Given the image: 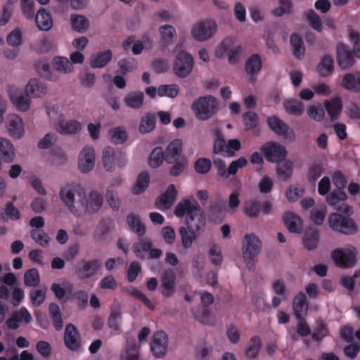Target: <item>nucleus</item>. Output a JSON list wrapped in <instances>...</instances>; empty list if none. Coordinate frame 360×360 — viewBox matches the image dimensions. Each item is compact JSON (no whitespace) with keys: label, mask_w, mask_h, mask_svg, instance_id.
Segmentation results:
<instances>
[{"label":"nucleus","mask_w":360,"mask_h":360,"mask_svg":"<svg viewBox=\"0 0 360 360\" xmlns=\"http://www.w3.org/2000/svg\"><path fill=\"white\" fill-rule=\"evenodd\" d=\"M167 343L168 340L165 333L162 331L155 333L150 344L151 351L153 354L157 357L164 356L167 352Z\"/></svg>","instance_id":"2eb2a0df"},{"label":"nucleus","mask_w":360,"mask_h":360,"mask_svg":"<svg viewBox=\"0 0 360 360\" xmlns=\"http://www.w3.org/2000/svg\"><path fill=\"white\" fill-rule=\"evenodd\" d=\"M59 198L63 204L77 217L96 213L103 204L101 193L94 190L86 194L84 188L77 184L63 186L59 191Z\"/></svg>","instance_id":"f257e3e1"},{"label":"nucleus","mask_w":360,"mask_h":360,"mask_svg":"<svg viewBox=\"0 0 360 360\" xmlns=\"http://www.w3.org/2000/svg\"><path fill=\"white\" fill-rule=\"evenodd\" d=\"M54 69L63 74L70 73L73 70L71 62L65 57L58 56L53 60Z\"/></svg>","instance_id":"e433bc0d"},{"label":"nucleus","mask_w":360,"mask_h":360,"mask_svg":"<svg viewBox=\"0 0 360 360\" xmlns=\"http://www.w3.org/2000/svg\"><path fill=\"white\" fill-rule=\"evenodd\" d=\"M217 22L213 20L204 19L195 22L191 28V34L197 41H207L216 34Z\"/></svg>","instance_id":"39448f33"},{"label":"nucleus","mask_w":360,"mask_h":360,"mask_svg":"<svg viewBox=\"0 0 360 360\" xmlns=\"http://www.w3.org/2000/svg\"><path fill=\"white\" fill-rule=\"evenodd\" d=\"M307 114L311 119L320 122L325 116V111L320 104H314L308 107Z\"/></svg>","instance_id":"8fccbe9b"},{"label":"nucleus","mask_w":360,"mask_h":360,"mask_svg":"<svg viewBox=\"0 0 360 360\" xmlns=\"http://www.w3.org/2000/svg\"><path fill=\"white\" fill-rule=\"evenodd\" d=\"M6 126L9 136L14 139H20L25 134L24 122L17 115H11L7 119Z\"/></svg>","instance_id":"ddd939ff"},{"label":"nucleus","mask_w":360,"mask_h":360,"mask_svg":"<svg viewBox=\"0 0 360 360\" xmlns=\"http://www.w3.org/2000/svg\"><path fill=\"white\" fill-rule=\"evenodd\" d=\"M118 66L123 74H127L137 68V62L131 58L122 59L118 62Z\"/></svg>","instance_id":"bf43d9fd"},{"label":"nucleus","mask_w":360,"mask_h":360,"mask_svg":"<svg viewBox=\"0 0 360 360\" xmlns=\"http://www.w3.org/2000/svg\"><path fill=\"white\" fill-rule=\"evenodd\" d=\"M262 65L261 56L257 53L253 54L246 60L245 71L249 75H257L260 72Z\"/></svg>","instance_id":"c85d7f7f"},{"label":"nucleus","mask_w":360,"mask_h":360,"mask_svg":"<svg viewBox=\"0 0 360 360\" xmlns=\"http://www.w3.org/2000/svg\"><path fill=\"white\" fill-rule=\"evenodd\" d=\"M272 210V204L269 200H265L262 205L255 200H250L245 202L243 212L246 216L250 218L258 217L260 212L269 214Z\"/></svg>","instance_id":"f8f14e48"},{"label":"nucleus","mask_w":360,"mask_h":360,"mask_svg":"<svg viewBox=\"0 0 360 360\" xmlns=\"http://www.w3.org/2000/svg\"><path fill=\"white\" fill-rule=\"evenodd\" d=\"M124 104L131 109H140L143 105L144 94L141 91H131L124 98Z\"/></svg>","instance_id":"b1692460"},{"label":"nucleus","mask_w":360,"mask_h":360,"mask_svg":"<svg viewBox=\"0 0 360 360\" xmlns=\"http://www.w3.org/2000/svg\"><path fill=\"white\" fill-rule=\"evenodd\" d=\"M209 257L212 262L215 266H220L223 261V256L221 253V248L220 245L212 243L209 245L208 250Z\"/></svg>","instance_id":"79ce46f5"},{"label":"nucleus","mask_w":360,"mask_h":360,"mask_svg":"<svg viewBox=\"0 0 360 360\" xmlns=\"http://www.w3.org/2000/svg\"><path fill=\"white\" fill-rule=\"evenodd\" d=\"M110 141L115 144H121L126 141L127 135L122 127H115L108 132Z\"/></svg>","instance_id":"de8ad7c7"},{"label":"nucleus","mask_w":360,"mask_h":360,"mask_svg":"<svg viewBox=\"0 0 360 360\" xmlns=\"http://www.w3.org/2000/svg\"><path fill=\"white\" fill-rule=\"evenodd\" d=\"M340 86L347 90L360 91V73L346 74L342 79Z\"/></svg>","instance_id":"bb28decb"},{"label":"nucleus","mask_w":360,"mask_h":360,"mask_svg":"<svg viewBox=\"0 0 360 360\" xmlns=\"http://www.w3.org/2000/svg\"><path fill=\"white\" fill-rule=\"evenodd\" d=\"M70 21L72 29L78 32H85L89 25V20L80 15H72Z\"/></svg>","instance_id":"ea45409f"},{"label":"nucleus","mask_w":360,"mask_h":360,"mask_svg":"<svg viewBox=\"0 0 360 360\" xmlns=\"http://www.w3.org/2000/svg\"><path fill=\"white\" fill-rule=\"evenodd\" d=\"M35 22L38 28L41 30L48 31L53 25V22L50 14L44 9L39 10L35 17Z\"/></svg>","instance_id":"c756f323"},{"label":"nucleus","mask_w":360,"mask_h":360,"mask_svg":"<svg viewBox=\"0 0 360 360\" xmlns=\"http://www.w3.org/2000/svg\"><path fill=\"white\" fill-rule=\"evenodd\" d=\"M120 323H121V311L118 309H112L110 312L109 319H108V326L109 327L118 332L120 333Z\"/></svg>","instance_id":"5fc2aeb1"},{"label":"nucleus","mask_w":360,"mask_h":360,"mask_svg":"<svg viewBox=\"0 0 360 360\" xmlns=\"http://www.w3.org/2000/svg\"><path fill=\"white\" fill-rule=\"evenodd\" d=\"M304 192V190L302 187L290 186L286 191V197L289 201L295 202L303 195Z\"/></svg>","instance_id":"69168bd1"},{"label":"nucleus","mask_w":360,"mask_h":360,"mask_svg":"<svg viewBox=\"0 0 360 360\" xmlns=\"http://www.w3.org/2000/svg\"><path fill=\"white\" fill-rule=\"evenodd\" d=\"M333 69V60L332 57L329 56H325L321 59L316 68L318 73L322 77H328L331 75Z\"/></svg>","instance_id":"c9c22d12"},{"label":"nucleus","mask_w":360,"mask_h":360,"mask_svg":"<svg viewBox=\"0 0 360 360\" xmlns=\"http://www.w3.org/2000/svg\"><path fill=\"white\" fill-rule=\"evenodd\" d=\"M65 346L73 351L79 349L80 347L79 335L76 328L72 324H68L65 327L64 335Z\"/></svg>","instance_id":"aec40b11"},{"label":"nucleus","mask_w":360,"mask_h":360,"mask_svg":"<svg viewBox=\"0 0 360 360\" xmlns=\"http://www.w3.org/2000/svg\"><path fill=\"white\" fill-rule=\"evenodd\" d=\"M179 93V86L177 84L160 85L158 89V95L160 97L166 96L174 98Z\"/></svg>","instance_id":"37998d69"},{"label":"nucleus","mask_w":360,"mask_h":360,"mask_svg":"<svg viewBox=\"0 0 360 360\" xmlns=\"http://www.w3.org/2000/svg\"><path fill=\"white\" fill-rule=\"evenodd\" d=\"M152 242L149 239H143L133 246V250L137 257L142 258V251H148L152 247Z\"/></svg>","instance_id":"680f3d73"},{"label":"nucleus","mask_w":360,"mask_h":360,"mask_svg":"<svg viewBox=\"0 0 360 360\" xmlns=\"http://www.w3.org/2000/svg\"><path fill=\"white\" fill-rule=\"evenodd\" d=\"M183 141L176 139L172 140L167 146L165 153V160L172 163L176 162L182 153Z\"/></svg>","instance_id":"a211bd4d"},{"label":"nucleus","mask_w":360,"mask_h":360,"mask_svg":"<svg viewBox=\"0 0 360 360\" xmlns=\"http://www.w3.org/2000/svg\"><path fill=\"white\" fill-rule=\"evenodd\" d=\"M305 16L310 26L315 30L321 32L323 30L321 18L313 10L307 11Z\"/></svg>","instance_id":"864d4df0"},{"label":"nucleus","mask_w":360,"mask_h":360,"mask_svg":"<svg viewBox=\"0 0 360 360\" xmlns=\"http://www.w3.org/2000/svg\"><path fill=\"white\" fill-rule=\"evenodd\" d=\"M101 162L106 172H112L117 169L124 168L128 160L124 151L107 146L102 151Z\"/></svg>","instance_id":"7ed1b4c3"},{"label":"nucleus","mask_w":360,"mask_h":360,"mask_svg":"<svg viewBox=\"0 0 360 360\" xmlns=\"http://www.w3.org/2000/svg\"><path fill=\"white\" fill-rule=\"evenodd\" d=\"M262 243L254 233L245 234L242 239V254L245 262L248 264L259 255Z\"/></svg>","instance_id":"423d86ee"},{"label":"nucleus","mask_w":360,"mask_h":360,"mask_svg":"<svg viewBox=\"0 0 360 360\" xmlns=\"http://www.w3.org/2000/svg\"><path fill=\"white\" fill-rule=\"evenodd\" d=\"M193 67V60L190 54L185 51L178 53L173 65L174 72L177 77H187L191 72Z\"/></svg>","instance_id":"6e6552de"},{"label":"nucleus","mask_w":360,"mask_h":360,"mask_svg":"<svg viewBox=\"0 0 360 360\" xmlns=\"http://www.w3.org/2000/svg\"><path fill=\"white\" fill-rule=\"evenodd\" d=\"M267 124L271 129L279 136H284L288 131V126L276 116L267 118Z\"/></svg>","instance_id":"473e14b6"},{"label":"nucleus","mask_w":360,"mask_h":360,"mask_svg":"<svg viewBox=\"0 0 360 360\" xmlns=\"http://www.w3.org/2000/svg\"><path fill=\"white\" fill-rule=\"evenodd\" d=\"M174 214L178 217H186V222L205 224L203 212L193 197L180 201L174 208Z\"/></svg>","instance_id":"f03ea898"},{"label":"nucleus","mask_w":360,"mask_h":360,"mask_svg":"<svg viewBox=\"0 0 360 360\" xmlns=\"http://www.w3.org/2000/svg\"><path fill=\"white\" fill-rule=\"evenodd\" d=\"M290 44L293 49V53L295 57L300 58L305 52L303 41L297 34H292L290 37Z\"/></svg>","instance_id":"09e8293b"},{"label":"nucleus","mask_w":360,"mask_h":360,"mask_svg":"<svg viewBox=\"0 0 360 360\" xmlns=\"http://www.w3.org/2000/svg\"><path fill=\"white\" fill-rule=\"evenodd\" d=\"M25 95L30 98H43L48 92V87L46 84L39 79L32 78L25 85Z\"/></svg>","instance_id":"4468645a"},{"label":"nucleus","mask_w":360,"mask_h":360,"mask_svg":"<svg viewBox=\"0 0 360 360\" xmlns=\"http://www.w3.org/2000/svg\"><path fill=\"white\" fill-rule=\"evenodd\" d=\"M261 151L266 160L271 162H278L287 155L285 146L276 142H268L261 148Z\"/></svg>","instance_id":"1a4fd4ad"},{"label":"nucleus","mask_w":360,"mask_h":360,"mask_svg":"<svg viewBox=\"0 0 360 360\" xmlns=\"http://www.w3.org/2000/svg\"><path fill=\"white\" fill-rule=\"evenodd\" d=\"M347 199V195L342 190L337 189L326 196V202L330 205H335L340 201H345Z\"/></svg>","instance_id":"6e6d98bb"},{"label":"nucleus","mask_w":360,"mask_h":360,"mask_svg":"<svg viewBox=\"0 0 360 360\" xmlns=\"http://www.w3.org/2000/svg\"><path fill=\"white\" fill-rule=\"evenodd\" d=\"M177 191L174 184H170L166 191L160 195L155 201V206L161 210L169 209L176 198Z\"/></svg>","instance_id":"dca6fc26"},{"label":"nucleus","mask_w":360,"mask_h":360,"mask_svg":"<svg viewBox=\"0 0 360 360\" xmlns=\"http://www.w3.org/2000/svg\"><path fill=\"white\" fill-rule=\"evenodd\" d=\"M175 279L176 275L172 270L165 272L161 280L162 294L163 296L170 297L174 294L175 290Z\"/></svg>","instance_id":"4be33fe9"},{"label":"nucleus","mask_w":360,"mask_h":360,"mask_svg":"<svg viewBox=\"0 0 360 360\" xmlns=\"http://www.w3.org/2000/svg\"><path fill=\"white\" fill-rule=\"evenodd\" d=\"M10 98L17 110L20 111H27L30 108L31 98L22 95L19 89L16 88L11 90Z\"/></svg>","instance_id":"6ab92c4d"},{"label":"nucleus","mask_w":360,"mask_h":360,"mask_svg":"<svg viewBox=\"0 0 360 360\" xmlns=\"http://www.w3.org/2000/svg\"><path fill=\"white\" fill-rule=\"evenodd\" d=\"M258 122V115L252 111H248L243 115V122L245 130H250L255 128Z\"/></svg>","instance_id":"603ef678"},{"label":"nucleus","mask_w":360,"mask_h":360,"mask_svg":"<svg viewBox=\"0 0 360 360\" xmlns=\"http://www.w3.org/2000/svg\"><path fill=\"white\" fill-rule=\"evenodd\" d=\"M274 186V180L269 176H263L258 182V188L262 193H269Z\"/></svg>","instance_id":"0e129e2a"},{"label":"nucleus","mask_w":360,"mask_h":360,"mask_svg":"<svg viewBox=\"0 0 360 360\" xmlns=\"http://www.w3.org/2000/svg\"><path fill=\"white\" fill-rule=\"evenodd\" d=\"M156 117L154 114L146 113L140 119L139 131L141 134L150 133L155 128Z\"/></svg>","instance_id":"a878e982"},{"label":"nucleus","mask_w":360,"mask_h":360,"mask_svg":"<svg viewBox=\"0 0 360 360\" xmlns=\"http://www.w3.org/2000/svg\"><path fill=\"white\" fill-rule=\"evenodd\" d=\"M260 349V339L257 337H254L250 340V344L245 351V355L248 358L255 359L258 355Z\"/></svg>","instance_id":"3c124183"},{"label":"nucleus","mask_w":360,"mask_h":360,"mask_svg":"<svg viewBox=\"0 0 360 360\" xmlns=\"http://www.w3.org/2000/svg\"><path fill=\"white\" fill-rule=\"evenodd\" d=\"M40 283V276L37 269H28L24 274V283L27 286H37Z\"/></svg>","instance_id":"49530a36"},{"label":"nucleus","mask_w":360,"mask_h":360,"mask_svg":"<svg viewBox=\"0 0 360 360\" xmlns=\"http://www.w3.org/2000/svg\"><path fill=\"white\" fill-rule=\"evenodd\" d=\"M219 108L217 98L212 96L200 97L192 104L195 117L200 120H207L215 115Z\"/></svg>","instance_id":"20e7f679"},{"label":"nucleus","mask_w":360,"mask_h":360,"mask_svg":"<svg viewBox=\"0 0 360 360\" xmlns=\"http://www.w3.org/2000/svg\"><path fill=\"white\" fill-rule=\"evenodd\" d=\"M324 106L332 121L338 118L342 109V101L338 97L325 101Z\"/></svg>","instance_id":"5701e85b"},{"label":"nucleus","mask_w":360,"mask_h":360,"mask_svg":"<svg viewBox=\"0 0 360 360\" xmlns=\"http://www.w3.org/2000/svg\"><path fill=\"white\" fill-rule=\"evenodd\" d=\"M131 295L141 301L146 307L150 311H154L156 307L155 302L149 299L145 294L139 290H134L131 291Z\"/></svg>","instance_id":"4d7b16f0"},{"label":"nucleus","mask_w":360,"mask_h":360,"mask_svg":"<svg viewBox=\"0 0 360 360\" xmlns=\"http://www.w3.org/2000/svg\"><path fill=\"white\" fill-rule=\"evenodd\" d=\"M101 267V262L97 259L91 260L84 264L79 270V276L82 278H87L95 275Z\"/></svg>","instance_id":"7c9ffc66"},{"label":"nucleus","mask_w":360,"mask_h":360,"mask_svg":"<svg viewBox=\"0 0 360 360\" xmlns=\"http://www.w3.org/2000/svg\"><path fill=\"white\" fill-rule=\"evenodd\" d=\"M285 111L291 115H301L304 111V104L302 102L296 99H290L286 101L284 104Z\"/></svg>","instance_id":"58836bf2"},{"label":"nucleus","mask_w":360,"mask_h":360,"mask_svg":"<svg viewBox=\"0 0 360 360\" xmlns=\"http://www.w3.org/2000/svg\"><path fill=\"white\" fill-rule=\"evenodd\" d=\"M292 309L297 319H303L308 310V302L304 293L297 294L292 302Z\"/></svg>","instance_id":"412c9836"},{"label":"nucleus","mask_w":360,"mask_h":360,"mask_svg":"<svg viewBox=\"0 0 360 360\" xmlns=\"http://www.w3.org/2000/svg\"><path fill=\"white\" fill-rule=\"evenodd\" d=\"M200 226H181L180 233L181 235L183 245L190 247L194 239L199 235Z\"/></svg>","instance_id":"393cba45"},{"label":"nucleus","mask_w":360,"mask_h":360,"mask_svg":"<svg viewBox=\"0 0 360 360\" xmlns=\"http://www.w3.org/2000/svg\"><path fill=\"white\" fill-rule=\"evenodd\" d=\"M238 44L233 38L224 39L217 47L215 56L221 58L226 56Z\"/></svg>","instance_id":"72a5a7b5"},{"label":"nucleus","mask_w":360,"mask_h":360,"mask_svg":"<svg viewBox=\"0 0 360 360\" xmlns=\"http://www.w3.org/2000/svg\"><path fill=\"white\" fill-rule=\"evenodd\" d=\"M337 62L342 70L347 69L354 64V58L349 48L343 44H338L337 46Z\"/></svg>","instance_id":"f3484780"},{"label":"nucleus","mask_w":360,"mask_h":360,"mask_svg":"<svg viewBox=\"0 0 360 360\" xmlns=\"http://www.w3.org/2000/svg\"><path fill=\"white\" fill-rule=\"evenodd\" d=\"M30 297L33 306L38 307L41 305L46 298V290L39 289L30 292Z\"/></svg>","instance_id":"052dcab7"},{"label":"nucleus","mask_w":360,"mask_h":360,"mask_svg":"<svg viewBox=\"0 0 360 360\" xmlns=\"http://www.w3.org/2000/svg\"><path fill=\"white\" fill-rule=\"evenodd\" d=\"M292 4L289 0H280L279 5L273 10L272 13L275 16H282L284 14L289 13L291 11Z\"/></svg>","instance_id":"e2e57ef3"},{"label":"nucleus","mask_w":360,"mask_h":360,"mask_svg":"<svg viewBox=\"0 0 360 360\" xmlns=\"http://www.w3.org/2000/svg\"><path fill=\"white\" fill-rule=\"evenodd\" d=\"M55 129L61 134L73 135L82 130V124L76 120L67 119L63 114H60L58 117Z\"/></svg>","instance_id":"9d476101"},{"label":"nucleus","mask_w":360,"mask_h":360,"mask_svg":"<svg viewBox=\"0 0 360 360\" xmlns=\"http://www.w3.org/2000/svg\"><path fill=\"white\" fill-rule=\"evenodd\" d=\"M308 228L307 233L303 238V243L304 247L309 250H314L318 243L319 237L316 231L311 226H306Z\"/></svg>","instance_id":"4c0bfd02"},{"label":"nucleus","mask_w":360,"mask_h":360,"mask_svg":"<svg viewBox=\"0 0 360 360\" xmlns=\"http://www.w3.org/2000/svg\"><path fill=\"white\" fill-rule=\"evenodd\" d=\"M120 360H139L136 347L130 346L121 353Z\"/></svg>","instance_id":"774afa93"},{"label":"nucleus","mask_w":360,"mask_h":360,"mask_svg":"<svg viewBox=\"0 0 360 360\" xmlns=\"http://www.w3.org/2000/svg\"><path fill=\"white\" fill-rule=\"evenodd\" d=\"M247 164L248 160L245 158L240 157L230 164L227 171H222L221 172V176L227 178L229 175H233L237 172L239 168L244 167Z\"/></svg>","instance_id":"c03bdc74"},{"label":"nucleus","mask_w":360,"mask_h":360,"mask_svg":"<svg viewBox=\"0 0 360 360\" xmlns=\"http://www.w3.org/2000/svg\"><path fill=\"white\" fill-rule=\"evenodd\" d=\"M112 53L110 50L99 52L92 56L90 66L93 68H103L112 59Z\"/></svg>","instance_id":"cd10ccee"},{"label":"nucleus","mask_w":360,"mask_h":360,"mask_svg":"<svg viewBox=\"0 0 360 360\" xmlns=\"http://www.w3.org/2000/svg\"><path fill=\"white\" fill-rule=\"evenodd\" d=\"M165 155V153L161 147L155 148L149 157V165L154 168L159 167L162 163Z\"/></svg>","instance_id":"a18cd8bd"},{"label":"nucleus","mask_w":360,"mask_h":360,"mask_svg":"<svg viewBox=\"0 0 360 360\" xmlns=\"http://www.w3.org/2000/svg\"><path fill=\"white\" fill-rule=\"evenodd\" d=\"M357 250L352 245L334 250L331 258L335 265L340 268H350L356 262Z\"/></svg>","instance_id":"0eeeda50"},{"label":"nucleus","mask_w":360,"mask_h":360,"mask_svg":"<svg viewBox=\"0 0 360 360\" xmlns=\"http://www.w3.org/2000/svg\"><path fill=\"white\" fill-rule=\"evenodd\" d=\"M293 162L290 160H285L276 166V174L283 181L288 180L293 172Z\"/></svg>","instance_id":"f704fd0d"},{"label":"nucleus","mask_w":360,"mask_h":360,"mask_svg":"<svg viewBox=\"0 0 360 360\" xmlns=\"http://www.w3.org/2000/svg\"><path fill=\"white\" fill-rule=\"evenodd\" d=\"M159 33L163 43L166 45L172 44L176 38L175 28L171 25H164L159 27Z\"/></svg>","instance_id":"2f4dec72"},{"label":"nucleus","mask_w":360,"mask_h":360,"mask_svg":"<svg viewBox=\"0 0 360 360\" xmlns=\"http://www.w3.org/2000/svg\"><path fill=\"white\" fill-rule=\"evenodd\" d=\"M149 180L150 179L148 173H141L138 176L136 181L131 189L132 193L135 195H139L143 193L148 187Z\"/></svg>","instance_id":"a19ab883"},{"label":"nucleus","mask_w":360,"mask_h":360,"mask_svg":"<svg viewBox=\"0 0 360 360\" xmlns=\"http://www.w3.org/2000/svg\"><path fill=\"white\" fill-rule=\"evenodd\" d=\"M349 37L350 40L354 43V53L356 57L360 58V39L359 32L352 29H349Z\"/></svg>","instance_id":"338daca9"},{"label":"nucleus","mask_w":360,"mask_h":360,"mask_svg":"<svg viewBox=\"0 0 360 360\" xmlns=\"http://www.w3.org/2000/svg\"><path fill=\"white\" fill-rule=\"evenodd\" d=\"M96 155L92 146H86L83 148L78 156V169L82 173L91 172L94 166Z\"/></svg>","instance_id":"9b49d317"},{"label":"nucleus","mask_w":360,"mask_h":360,"mask_svg":"<svg viewBox=\"0 0 360 360\" xmlns=\"http://www.w3.org/2000/svg\"><path fill=\"white\" fill-rule=\"evenodd\" d=\"M40 227L41 226H36V229L32 232V236L36 243L41 246H45L48 245L49 242V237Z\"/></svg>","instance_id":"13d9d810"}]
</instances>
